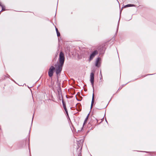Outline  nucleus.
<instances>
[{
	"instance_id": "nucleus-1",
	"label": "nucleus",
	"mask_w": 156,
	"mask_h": 156,
	"mask_svg": "<svg viewBox=\"0 0 156 156\" xmlns=\"http://www.w3.org/2000/svg\"><path fill=\"white\" fill-rule=\"evenodd\" d=\"M65 61V57L64 53L62 51H61L59 53V64L57 68L56 73L58 74L61 72L63 66Z\"/></svg>"
},
{
	"instance_id": "nucleus-2",
	"label": "nucleus",
	"mask_w": 156,
	"mask_h": 156,
	"mask_svg": "<svg viewBox=\"0 0 156 156\" xmlns=\"http://www.w3.org/2000/svg\"><path fill=\"white\" fill-rule=\"evenodd\" d=\"M55 69V68L53 66H51L48 72V76L49 77H51L52 76L54 71Z\"/></svg>"
},
{
	"instance_id": "nucleus-3",
	"label": "nucleus",
	"mask_w": 156,
	"mask_h": 156,
	"mask_svg": "<svg viewBox=\"0 0 156 156\" xmlns=\"http://www.w3.org/2000/svg\"><path fill=\"white\" fill-rule=\"evenodd\" d=\"M90 81L94 90V74L93 73H91L90 75Z\"/></svg>"
},
{
	"instance_id": "nucleus-4",
	"label": "nucleus",
	"mask_w": 156,
	"mask_h": 156,
	"mask_svg": "<svg viewBox=\"0 0 156 156\" xmlns=\"http://www.w3.org/2000/svg\"><path fill=\"white\" fill-rule=\"evenodd\" d=\"M98 53V52L97 50H94V51H93L90 55L89 58L90 61L92 60L95 56L97 55Z\"/></svg>"
},
{
	"instance_id": "nucleus-5",
	"label": "nucleus",
	"mask_w": 156,
	"mask_h": 156,
	"mask_svg": "<svg viewBox=\"0 0 156 156\" xmlns=\"http://www.w3.org/2000/svg\"><path fill=\"white\" fill-rule=\"evenodd\" d=\"M100 60V57H98L96 59V61L95 62V66H96L97 67H99L100 65L99 64V62Z\"/></svg>"
},
{
	"instance_id": "nucleus-6",
	"label": "nucleus",
	"mask_w": 156,
	"mask_h": 156,
	"mask_svg": "<svg viewBox=\"0 0 156 156\" xmlns=\"http://www.w3.org/2000/svg\"><path fill=\"white\" fill-rule=\"evenodd\" d=\"M132 6H135V5L133 4H128L126 5H125L124 6V7L126 8V7H132Z\"/></svg>"
},
{
	"instance_id": "nucleus-7",
	"label": "nucleus",
	"mask_w": 156,
	"mask_h": 156,
	"mask_svg": "<svg viewBox=\"0 0 156 156\" xmlns=\"http://www.w3.org/2000/svg\"><path fill=\"white\" fill-rule=\"evenodd\" d=\"M55 30L56 32L57 36L58 37H59L60 35V33L58 32V29L57 28L55 27Z\"/></svg>"
},
{
	"instance_id": "nucleus-8",
	"label": "nucleus",
	"mask_w": 156,
	"mask_h": 156,
	"mask_svg": "<svg viewBox=\"0 0 156 156\" xmlns=\"http://www.w3.org/2000/svg\"><path fill=\"white\" fill-rule=\"evenodd\" d=\"M83 142H84L83 140H80V141H78V143H81V144H80V146H81L83 144Z\"/></svg>"
},
{
	"instance_id": "nucleus-9",
	"label": "nucleus",
	"mask_w": 156,
	"mask_h": 156,
	"mask_svg": "<svg viewBox=\"0 0 156 156\" xmlns=\"http://www.w3.org/2000/svg\"><path fill=\"white\" fill-rule=\"evenodd\" d=\"M62 105H63V108L66 107V104L65 103V102L64 101H63V99H62Z\"/></svg>"
},
{
	"instance_id": "nucleus-10",
	"label": "nucleus",
	"mask_w": 156,
	"mask_h": 156,
	"mask_svg": "<svg viewBox=\"0 0 156 156\" xmlns=\"http://www.w3.org/2000/svg\"><path fill=\"white\" fill-rule=\"evenodd\" d=\"M64 108L66 113V114H67V115H68V112L66 107H64Z\"/></svg>"
},
{
	"instance_id": "nucleus-11",
	"label": "nucleus",
	"mask_w": 156,
	"mask_h": 156,
	"mask_svg": "<svg viewBox=\"0 0 156 156\" xmlns=\"http://www.w3.org/2000/svg\"><path fill=\"white\" fill-rule=\"evenodd\" d=\"M2 8V9L1 11L0 12L2 11H4L5 10V8H4L3 6L2 5V7H1Z\"/></svg>"
},
{
	"instance_id": "nucleus-12",
	"label": "nucleus",
	"mask_w": 156,
	"mask_h": 156,
	"mask_svg": "<svg viewBox=\"0 0 156 156\" xmlns=\"http://www.w3.org/2000/svg\"><path fill=\"white\" fill-rule=\"evenodd\" d=\"M94 99L93 98L92 99V101H91V105H93V104L94 103Z\"/></svg>"
},
{
	"instance_id": "nucleus-13",
	"label": "nucleus",
	"mask_w": 156,
	"mask_h": 156,
	"mask_svg": "<svg viewBox=\"0 0 156 156\" xmlns=\"http://www.w3.org/2000/svg\"><path fill=\"white\" fill-rule=\"evenodd\" d=\"M87 120V119L86 118L83 122V126H84L85 124L86 123Z\"/></svg>"
},
{
	"instance_id": "nucleus-14",
	"label": "nucleus",
	"mask_w": 156,
	"mask_h": 156,
	"mask_svg": "<svg viewBox=\"0 0 156 156\" xmlns=\"http://www.w3.org/2000/svg\"><path fill=\"white\" fill-rule=\"evenodd\" d=\"M94 93L93 94V96H92V99H94Z\"/></svg>"
},
{
	"instance_id": "nucleus-15",
	"label": "nucleus",
	"mask_w": 156,
	"mask_h": 156,
	"mask_svg": "<svg viewBox=\"0 0 156 156\" xmlns=\"http://www.w3.org/2000/svg\"><path fill=\"white\" fill-rule=\"evenodd\" d=\"M89 114H88V115L87 116V117H86V119H88V117H89Z\"/></svg>"
},
{
	"instance_id": "nucleus-16",
	"label": "nucleus",
	"mask_w": 156,
	"mask_h": 156,
	"mask_svg": "<svg viewBox=\"0 0 156 156\" xmlns=\"http://www.w3.org/2000/svg\"><path fill=\"white\" fill-rule=\"evenodd\" d=\"M76 100H77V101H81V100L78 99H77L76 98Z\"/></svg>"
},
{
	"instance_id": "nucleus-17",
	"label": "nucleus",
	"mask_w": 156,
	"mask_h": 156,
	"mask_svg": "<svg viewBox=\"0 0 156 156\" xmlns=\"http://www.w3.org/2000/svg\"><path fill=\"white\" fill-rule=\"evenodd\" d=\"M94 128V127H92V128L90 129H92Z\"/></svg>"
},
{
	"instance_id": "nucleus-18",
	"label": "nucleus",
	"mask_w": 156,
	"mask_h": 156,
	"mask_svg": "<svg viewBox=\"0 0 156 156\" xmlns=\"http://www.w3.org/2000/svg\"><path fill=\"white\" fill-rule=\"evenodd\" d=\"M77 146H78L79 148L80 147V146H79L78 143L77 144Z\"/></svg>"
},
{
	"instance_id": "nucleus-19",
	"label": "nucleus",
	"mask_w": 156,
	"mask_h": 156,
	"mask_svg": "<svg viewBox=\"0 0 156 156\" xmlns=\"http://www.w3.org/2000/svg\"><path fill=\"white\" fill-rule=\"evenodd\" d=\"M118 27H117V31L116 32H117V31H118Z\"/></svg>"
},
{
	"instance_id": "nucleus-20",
	"label": "nucleus",
	"mask_w": 156,
	"mask_h": 156,
	"mask_svg": "<svg viewBox=\"0 0 156 156\" xmlns=\"http://www.w3.org/2000/svg\"><path fill=\"white\" fill-rule=\"evenodd\" d=\"M93 106V105H91V109L92 108Z\"/></svg>"
},
{
	"instance_id": "nucleus-21",
	"label": "nucleus",
	"mask_w": 156,
	"mask_h": 156,
	"mask_svg": "<svg viewBox=\"0 0 156 156\" xmlns=\"http://www.w3.org/2000/svg\"><path fill=\"white\" fill-rule=\"evenodd\" d=\"M90 124L89 123L88 124V126H89L90 125Z\"/></svg>"
},
{
	"instance_id": "nucleus-22",
	"label": "nucleus",
	"mask_w": 156,
	"mask_h": 156,
	"mask_svg": "<svg viewBox=\"0 0 156 156\" xmlns=\"http://www.w3.org/2000/svg\"><path fill=\"white\" fill-rule=\"evenodd\" d=\"M33 118H34V115L33 116V118H32V122L33 121Z\"/></svg>"
},
{
	"instance_id": "nucleus-23",
	"label": "nucleus",
	"mask_w": 156,
	"mask_h": 156,
	"mask_svg": "<svg viewBox=\"0 0 156 156\" xmlns=\"http://www.w3.org/2000/svg\"><path fill=\"white\" fill-rule=\"evenodd\" d=\"M0 6H1V7H2V5H1L0 4Z\"/></svg>"
},
{
	"instance_id": "nucleus-24",
	"label": "nucleus",
	"mask_w": 156,
	"mask_h": 156,
	"mask_svg": "<svg viewBox=\"0 0 156 156\" xmlns=\"http://www.w3.org/2000/svg\"><path fill=\"white\" fill-rule=\"evenodd\" d=\"M59 100H61V98H60V97H59Z\"/></svg>"
},
{
	"instance_id": "nucleus-25",
	"label": "nucleus",
	"mask_w": 156,
	"mask_h": 156,
	"mask_svg": "<svg viewBox=\"0 0 156 156\" xmlns=\"http://www.w3.org/2000/svg\"><path fill=\"white\" fill-rule=\"evenodd\" d=\"M59 100H61V98H60V97H59Z\"/></svg>"
},
{
	"instance_id": "nucleus-26",
	"label": "nucleus",
	"mask_w": 156,
	"mask_h": 156,
	"mask_svg": "<svg viewBox=\"0 0 156 156\" xmlns=\"http://www.w3.org/2000/svg\"><path fill=\"white\" fill-rule=\"evenodd\" d=\"M151 74H149L148 75H151Z\"/></svg>"
},
{
	"instance_id": "nucleus-27",
	"label": "nucleus",
	"mask_w": 156,
	"mask_h": 156,
	"mask_svg": "<svg viewBox=\"0 0 156 156\" xmlns=\"http://www.w3.org/2000/svg\"><path fill=\"white\" fill-rule=\"evenodd\" d=\"M121 11L120 13H121Z\"/></svg>"
},
{
	"instance_id": "nucleus-28",
	"label": "nucleus",
	"mask_w": 156,
	"mask_h": 156,
	"mask_svg": "<svg viewBox=\"0 0 156 156\" xmlns=\"http://www.w3.org/2000/svg\"><path fill=\"white\" fill-rule=\"evenodd\" d=\"M97 122H98V121L97 120Z\"/></svg>"
}]
</instances>
